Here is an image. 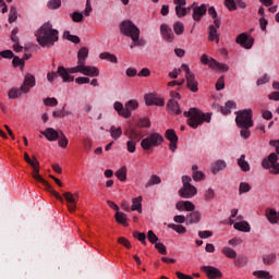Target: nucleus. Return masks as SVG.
Masks as SVG:
<instances>
[{
	"instance_id": "obj_1",
	"label": "nucleus",
	"mask_w": 279,
	"mask_h": 279,
	"mask_svg": "<svg viewBox=\"0 0 279 279\" xmlns=\"http://www.w3.org/2000/svg\"><path fill=\"white\" fill-rule=\"evenodd\" d=\"M36 40L44 49H51L60 40V32L51 23H45L36 33Z\"/></svg>"
},
{
	"instance_id": "obj_2",
	"label": "nucleus",
	"mask_w": 279,
	"mask_h": 279,
	"mask_svg": "<svg viewBox=\"0 0 279 279\" xmlns=\"http://www.w3.org/2000/svg\"><path fill=\"white\" fill-rule=\"evenodd\" d=\"M120 32L133 41L130 46L131 49H134V47H145V45H147V41L141 38V28L131 20H125L120 24Z\"/></svg>"
},
{
	"instance_id": "obj_3",
	"label": "nucleus",
	"mask_w": 279,
	"mask_h": 279,
	"mask_svg": "<svg viewBox=\"0 0 279 279\" xmlns=\"http://www.w3.org/2000/svg\"><path fill=\"white\" fill-rule=\"evenodd\" d=\"M184 117H187V125L193 128V130H197L202 123H210L211 116L210 113H204L197 108H191L189 111H185Z\"/></svg>"
},
{
	"instance_id": "obj_4",
	"label": "nucleus",
	"mask_w": 279,
	"mask_h": 279,
	"mask_svg": "<svg viewBox=\"0 0 279 279\" xmlns=\"http://www.w3.org/2000/svg\"><path fill=\"white\" fill-rule=\"evenodd\" d=\"M124 136L129 138L126 142V150L129 154H134V151H136V145L141 142V138H143V134L134 128H126Z\"/></svg>"
},
{
	"instance_id": "obj_5",
	"label": "nucleus",
	"mask_w": 279,
	"mask_h": 279,
	"mask_svg": "<svg viewBox=\"0 0 279 279\" xmlns=\"http://www.w3.org/2000/svg\"><path fill=\"white\" fill-rule=\"evenodd\" d=\"M235 123L238 128H254V120H252V117H254V113L252 112V109H244L235 112Z\"/></svg>"
},
{
	"instance_id": "obj_6",
	"label": "nucleus",
	"mask_w": 279,
	"mask_h": 279,
	"mask_svg": "<svg viewBox=\"0 0 279 279\" xmlns=\"http://www.w3.org/2000/svg\"><path fill=\"white\" fill-rule=\"evenodd\" d=\"M165 142V137L160 135V133H151L147 137L143 138L141 142V147L145 151H149L153 147H158L162 145Z\"/></svg>"
},
{
	"instance_id": "obj_7",
	"label": "nucleus",
	"mask_w": 279,
	"mask_h": 279,
	"mask_svg": "<svg viewBox=\"0 0 279 279\" xmlns=\"http://www.w3.org/2000/svg\"><path fill=\"white\" fill-rule=\"evenodd\" d=\"M70 71L71 73H82V75H87L88 77H99V69L93 65H86V63L75 65Z\"/></svg>"
},
{
	"instance_id": "obj_8",
	"label": "nucleus",
	"mask_w": 279,
	"mask_h": 279,
	"mask_svg": "<svg viewBox=\"0 0 279 279\" xmlns=\"http://www.w3.org/2000/svg\"><path fill=\"white\" fill-rule=\"evenodd\" d=\"M202 64H207L209 69H213V71H222V73L228 72L229 68L225 63H219L217 60L210 58L208 59L207 54H203L201 57Z\"/></svg>"
},
{
	"instance_id": "obj_9",
	"label": "nucleus",
	"mask_w": 279,
	"mask_h": 279,
	"mask_svg": "<svg viewBox=\"0 0 279 279\" xmlns=\"http://www.w3.org/2000/svg\"><path fill=\"white\" fill-rule=\"evenodd\" d=\"M33 178L34 180H36V182H40L41 184H44L46 186V191H48V193H51V195H53L56 199L61 202V204L64 203V198L60 195V193L56 192L53 187H51V185L49 184V182H47V180L43 179V177L40 175V172H37Z\"/></svg>"
},
{
	"instance_id": "obj_10",
	"label": "nucleus",
	"mask_w": 279,
	"mask_h": 279,
	"mask_svg": "<svg viewBox=\"0 0 279 279\" xmlns=\"http://www.w3.org/2000/svg\"><path fill=\"white\" fill-rule=\"evenodd\" d=\"M236 45H241L243 49H252L254 47V37L248 36L245 33H241L235 38Z\"/></svg>"
},
{
	"instance_id": "obj_11",
	"label": "nucleus",
	"mask_w": 279,
	"mask_h": 279,
	"mask_svg": "<svg viewBox=\"0 0 279 279\" xmlns=\"http://www.w3.org/2000/svg\"><path fill=\"white\" fill-rule=\"evenodd\" d=\"M73 68H64V65H59L57 69V73L61 80L65 83L75 82V76H72L71 74H75V72H71Z\"/></svg>"
},
{
	"instance_id": "obj_12",
	"label": "nucleus",
	"mask_w": 279,
	"mask_h": 279,
	"mask_svg": "<svg viewBox=\"0 0 279 279\" xmlns=\"http://www.w3.org/2000/svg\"><path fill=\"white\" fill-rule=\"evenodd\" d=\"M193 9L192 19L198 23V21H202V16H205L206 12H208V5L201 4L197 7L195 3H193L190 9Z\"/></svg>"
},
{
	"instance_id": "obj_13",
	"label": "nucleus",
	"mask_w": 279,
	"mask_h": 279,
	"mask_svg": "<svg viewBox=\"0 0 279 279\" xmlns=\"http://www.w3.org/2000/svg\"><path fill=\"white\" fill-rule=\"evenodd\" d=\"M179 195L184 199H191V197H195L197 195V187L193 184L183 185L182 189L179 190Z\"/></svg>"
},
{
	"instance_id": "obj_14",
	"label": "nucleus",
	"mask_w": 279,
	"mask_h": 279,
	"mask_svg": "<svg viewBox=\"0 0 279 279\" xmlns=\"http://www.w3.org/2000/svg\"><path fill=\"white\" fill-rule=\"evenodd\" d=\"M160 34L163 40L166 43H173L175 35L173 34V29L167 24H161L160 25Z\"/></svg>"
},
{
	"instance_id": "obj_15",
	"label": "nucleus",
	"mask_w": 279,
	"mask_h": 279,
	"mask_svg": "<svg viewBox=\"0 0 279 279\" xmlns=\"http://www.w3.org/2000/svg\"><path fill=\"white\" fill-rule=\"evenodd\" d=\"M36 86V77L33 74H26L24 77L23 85L21 86L22 93H29L32 88Z\"/></svg>"
},
{
	"instance_id": "obj_16",
	"label": "nucleus",
	"mask_w": 279,
	"mask_h": 279,
	"mask_svg": "<svg viewBox=\"0 0 279 279\" xmlns=\"http://www.w3.org/2000/svg\"><path fill=\"white\" fill-rule=\"evenodd\" d=\"M166 138L170 142L169 149L175 151V149H178V134H175V131L168 129L166 131Z\"/></svg>"
},
{
	"instance_id": "obj_17",
	"label": "nucleus",
	"mask_w": 279,
	"mask_h": 279,
	"mask_svg": "<svg viewBox=\"0 0 279 279\" xmlns=\"http://www.w3.org/2000/svg\"><path fill=\"white\" fill-rule=\"evenodd\" d=\"M24 160L27 162V165H31L33 168L32 177L37 175V173H40V162H38V159L36 157L29 158V155L27 153L24 154Z\"/></svg>"
},
{
	"instance_id": "obj_18",
	"label": "nucleus",
	"mask_w": 279,
	"mask_h": 279,
	"mask_svg": "<svg viewBox=\"0 0 279 279\" xmlns=\"http://www.w3.org/2000/svg\"><path fill=\"white\" fill-rule=\"evenodd\" d=\"M63 197L68 203L69 213H73L74 210H77V199H75V196L73 195V193L65 192L63 193Z\"/></svg>"
},
{
	"instance_id": "obj_19",
	"label": "nucleus",
	"mask_w": 279,
	"mask_h": 279,
	"mask_svg": "<svg viewBox=\"0 0 279 279\" xmlns=\"http://www.w3.org/2000/svg\"><path fill=\"white\" fill-rule=\"evenodd\" d=\"M201 270L206 274L207 278L216 279L221 278V271L213 266H202Z\"/></svg>"
},
{
	"instance_id": "obj_20",
	"label": "nucleus",
	"mask_w": 279,
	"mask_h": 279,
	"mask_svg": "<svg viewBox=\"0 0 279 279\" xmlns=\"http://www.w3.org/2000/svg\"><path fill=\"white\" fill-rule=\"evenodd\" d=\"M146 106H165V99L156 97L155 94H146L145 97Z\"/></svg>"
},
{
	"instance_id": "obj_21",
	"label": "nucleus",
	"mask_w": 279,
	"mask_h": 279,
	"mask_svg": "<svg viewBox=\"0 0 279 279\" xmlns=\"http://www.w3.org/2000/svg\"><path fill=\"white\" fill-rule=\"evenodd\" d=\"M113 108L116 112H118L120 117H124V119H130L132 117V111L126 109V107H123V102L121 101H116Z\"/></svg>"
},
{
	"instance_id": "obj_22",
	"label": "nucleus",
	"mask_w": 279,
	"mask_h": 279,
	"mask_svg": "<svg viewBox=\"0 0 279 279\" xmlns=\"http://www.w3.org/2000/svg\"><path fill=\"white\" fill-rule=\"evenodd\" d=\"M40 134L47 138V141H50L53 143V141H58L60 138V131H56L53 128H47L45 131H40Z\"/></svg>"
},
{
	"instance_id": "obj_23",
	"label": "nucleus",
	"mask_w": 279,
	"mask_h": 279,
	"mask_svg": "<svg viewBox=\"0 0 279 279\" xmlns=\"http://www.w3.org/2000/svg\"><path fill=\"white\" fill-rule=\"evenodd\" d=\"M186 86L191 90V93H197L199 90L197 80L195 78V74H189L185 76Z\"/></svg>"
},
{
	"instance_id": "obj_24",
	"label": "nucleus",
	"mask_w": 279,
	"mask_h": 279,
	"mask_svg": "<svg viewBox=\"0 0 279 279\" xmlns=\"http://www.w3.org/2000/svg\"><path fill=\"white\" fill-rule=\"evenodd\" d=\"M167 110L169 114H182V109H180V105L178 100L170 99L167 104Z\"/></svg>"
},
{
	"instance_id": "obj_25",
	"label": "nucleus",
	"mask_w": 279,
	"mask_h": 279,
	"mask_svg": "<svg viewBox=\"0 0 279 279\" xmlns=\"http://www.w3.org/2000/svg\"><path fill=\"white\" fill-rule=\"evenodd\" d=\"M86 60H88V48L82 47L77 52V64L76 66H81L82 64H86Z\"/></svg>"
},
{
	"instance_id": "obj_26",
	"label": "nucleus",
	"mask_w": 279,
	"mask_h": 279,
	"mask_svg": "<svg viewBox=\"0 0 279 279\" xmlns=\"http://www.w3.org/2000/svg\"><path fill=\"white\" fill-rule=\"evenodd\" d=\"M234 230H238L239 232H252V227L250 226V222L243 220L235 222L233 225Z\"/></svg>"
},
{
	"instance_id": "obj_27",
	"label": "nucleus",
	"mask_w": 279,
	"mask_h": 279,
	"mask_svg": "<svg viewBox=\"0 0 279 279\" xmlns=\"http://www.w3.org/2000/svg\"><path fill=\"white\" fill-rule=\"evenodd\" d=\"M265 215L269 223H278L279 215L278 211H276V209L267 208Z\"/></svg>"
},
{
	"instance_id": "obj_28",
	"label": "nucleus",
	"mask_w": 279,
	"mask_h": 279,
	"mask_svg": "<svg viewBox=\"0 0 279 279\" xmlns=\"http://www.w3.org/2000/svg\"><path fill=\"white\" fill-rule=\"evenodd\" d=\"M100 60H107V62H111L112 64H118L119 63V59L117 58V56L110 53V52H101L99 54Z\"/></svg>"
},
{
	"instance_id": "obj_29",
	"label": "nucleus",
	"mask_w": 279,
	"mask_h": 279,
	"mask_svg": "<svg viewBox=\"0 0 279 279\" xmlns=\"http://www.w3.org/2000/svg\"><path fill=\"white\" fill-rule=\"evenodd\" d=\"M197 166H192V178L195 182H202L206 178L204 172L197 170Z\"/></svg>"
},
{
	"instance_id": "obj_30",
	"label": "nucleus",
	"mask_w": 279,
	"mask_h": 279,
	"mask_svg": "<svg viewBox=\"0 0 279 279\" xmlns=\"http://www.w3.org/2000/svg\"><path fill=\"white\" fill-rule=\"evenodd\" d=\"M235 108H236V102L232 101V100H229V101L226 102L225 107L220 108V112L222 114H230V112H232V110H234Z\"/></svg>"
},
{
	"instance_id": "obj_31",
	"label": "nucleus",
	"mask_w": 279,
	"mask_h": 279,
	"mask_svg": "<svg viewBox=\"0 0 279 279\" xmlns=\"http://www.w3.org/2000/svg\"><path fill=\"white\" fill-rule=\"evenodd\" d=\"M143 202V196H137L135 198L132 199V207L131 210H137V213H143V204L141 203Z\"/></svg>"
},
{
	"instance_id": "obj_32",
	"label": "nucleus",
	"mask_w": 279,
	"mask_h": 279,
	"mask_svg": "<svg viewBox=\"0 0 279 279\" xmlns=\"http://www.w3.org/2000/svg\"><path fill=\"white\" fill-rule=\"evenodd\" d=\"M187 226L193 225V223H199V221H202V214L199 211H192L190 215H187Z\"/></svg>"
},
{
	"instance_id": "obj_33",
	"label": "nucleus",
	"mask_w": 279,
	"mask_h": 279,
	"mask_svg": "<svg viewBox=\"0 0 279 279\" xmlns=\"http://www.w3.org/2000/svg\"><path fill=\"white\" fill-rule=\"evenodd\" d=\"M238 167L245 173L250 171V162L245 160V155H241L240 158L238 159Z\"/></svg>"
},
{
	"instance_id": "obj_34",
	"label": "nucleus",
	"mask_w": 279,
	"mask_h": 279,
	"mask_svg": "<svg viewBox=\"0 0 279 279\" xmlns=\"http://www.w3.org/2000/svg\"><path fill=\"white\" fill-rule=\"evenodd\" d=\"M116 178L120 180V182H125L128 180V167L122 166L117 172Z\"/></svg>"
},
{
	"instance_id": "obj_35",
	"label": "nucleus",
	"mask_w": 279,
	"mask_h": 279,
	"mask_svg": "<svg viewBox=\"0 0 279 279\" xmlns=\"http://www.w3.org/2000/svg\"><path fill=\"white\" fill-rule=\"evenodd\" d=\"M109 132L113 141H118V138H121V136L123 135V130L121 129V126L116 128L114 125H112Z\"/></svg>"
},
{
	"instance_id": "obj_36",
	"label": "nucleus",
	"mask_w": 279,
	"mask_h": 279,
	"mask_svg": "<svg viewBox=\"0 0 279 279\" xmlns=\"http://www.w3.org/2000/svg\"><path fill=\"white\" fill-rule=\"evenodd\" d=\"M253 276L258 279H274V276L267 270H255L253 271Z\"/></svg>"
},
{
	"instance_id": "obj_37",
	"label": "nucleus",
	"mask_w": 279,
	"mask_h": 279,
	"mask_svg": "<svg viewBox=\"0 0 279 279\" xmlns=\"http://www.w3.org/2000/svg\"><path fill=\"white\" fill-rule=\"evenodd\" d=\"M155 184H162V179H160L157 174L150 175L149 180L145 184V187L149 189L150 186H155Z\"/></svg>"
},
{
	"instance_id": "obj_38",
	"label": "nucleus",
	"mask_w": 279,
	"mask_h": 279,
	"mask_svg": "<svg viewBox=\"0 0 279 279\" xmlns=\"http://www.w3.org/2000/svg\"><path fill=\"white\" fill-rule=\"evenodd\" d=\"M58 141V145L59 147H62V149H66V147H69V138H66L64 132L60 131Z\"/></svg>"
},
{
	"instance_id": "obj_39",
	"label": "nucleus",
	"mask_w": 279,
	"mask_h": 279,
	"mask_svg": "<svg viewBox=\"0 0 279 279\" xmlns=\"http://www.w3.org/2000/svg\"><path fill=\"white\" fill-rule=\"evenodd\" d=\"M234 265H235V267H240V268L246 267L247 266V256L240 255V256L235 257Z\"/></svg>"
},
{
	"instance_id": "obj_40",
	"label": "nucleus",
	"mask_w": 279,
	"mask_h": 279,
	"mask_svg": "<svg viewBox=\"0 0 279 279\" xmlns=\"http://www.w3.org/2000/svg\"><path fill=\"white\" fill-rule=\"evenodd\" d=\"M208 34L210 41L216 40V43H219V34H217V27H215V25L209 26Z\"/></svg>"
},
{
	"instance_id": "obj_41",
	"label": "nucleus",
	"mask_w": 279,
	"mask_h": 279,
	"mask_svg": "<svg viewBox=\"0 0 279 279\" xmlns=\"http://www.w3.org/2000/svg\"><path fill=\"white\" fill-rule=\"evenodd\" d=\"M168 228L174 230L178 234H186V228L182 225L170 223L168 225Z\"/></svg>"
},
{
	"instance_id": "obj_42",
	"label": "nucleus",
	"mask_w": 279,
	"mask_h": 279,
	"mask_svg": "<svg viewBox=\"0 0 279 279\" xmlns=\"http://www.w3.org/2000/svg\"><path fill=\"white\" fill-rule=\"evenodd\" d=\"M228 165L223 160H218L214 166H213V173H219V171H223Z\"/></svg>"
},
{
	"instance_id": "obj_43",
	"label": "nucleus",
	"mask_w": 279,
	"mask_h": 279,
	"mask_svg": "<svg viewBox=\"0 0 279 279\" xmlns=\"http://www.w3.org/2000/svg\"><path fill=\"white\" fill-rule=\"evenodd\" d=\"M63 38H65V40H70V43H74V45H78L80 43V37H77V35H71V32L69 31L63 33Z\"/></svg>"
},
{
	"instance_id": "obj_44",
	"label": "nucleus",
	"mask_w": 279,
	"mask_h": 279,
	"mask_svg": "<svg viewBox=\"0 0 279 279\" xmlns=\"http://www.w3.org/2000/svg\"><path fill=\"white\" fill-rule=\"evenodd\" d=\"M23 95V89L20 88H11L9 90V99H19Z\"/></svg>"
},
{
	"instance_id": "obj_45",
	"label": "nucleus",
	"mask_w": 279,
	"mask_h": 279,
	"mask_svg": "<svg viewBox=\"0 0 279 279\" xmlns=\"http://www.w3.org/2000/svg\"><path fill=\"white\" fill-rule=\"evenodd\" d=\"M116 221L118 223H121L124 227H128V216L123 213L117 211L116 214Z\"/></svg>"
},
{
	"instance_id": "obj_46",
	"label": "nucleus",
	"mask_w": 279,
	"mask_h": 279,
	"mask_svg": "<svg viewBox=\"0 0 279 279\" xmlns=\"http://www.w3.org/2000/svg\"><path fill=\"white\" fill-rule=\"evenodd\" d=\"M134 239H137L142 245H147V235L143 232L134 231L133 232Z\"/></svg>"
},
{
	"instance_id": "obj_47",
	"label": "nucleus",
	"mask_w": 279,
	"mask_h": 279,
	"mask_svg": "<svg viewBox=\"0 0 279 279\" xmlns=\"http://www.w3.org/2000/svg\"><path fill=\"white\" fill-rule=\"evenodd\" d=\"M222 254L226 255L227 258H236V251L230 246L222 247Z\"/></svg>"
},
{
	"instance_id": "obj_48",
	"label": "nucleus",
	"mask_w": 279,
	"mask_h": 279,
	"mask_svg": "<svg viewBox=\"0 0 279 279\" xmlns=\"http://www.w3.org/2000/svg\"><path fill=\"white\" fill-rule=\"evenodd\" d=\"M174 10H175V14H177L178 19H184V16H186V13L189 12V10H191V7L187 9L184 7H175Z\"/></svg>"
},
{
	"instance_id": "obj_49",
	"label": "nucleus",
	"mask_w": 279,
	"mask_h": 279,
	"mask_svg": "<svg viewBox=\"0 0 279 279\" xmlns=\"http://www.w3.org/2000/svg\"><path fill=\"white\" fill-rule=\"evenodd\" d=\"M204 199L205 202H213V199H215V190L213 187L205 190Z\"/></svg>"
},
{
	"instance_id": "obj_50",
	"label": "nucleus",
	"mask_w": 279,
	"mask_h": 279,
	"mask_svg": "<svg viewBox=\"0 0 279 279\" xmlns=\"http://www.w3.org/2000/svg\"><path fill=\"white\" fill-rule=\"evenodd\" d=\"M263 263L264 265H274L276 263V254H267L263 256Z\"/></svg>"
},
{
	"instance_id": "obj_51",
	"label": "nucleus",
	"mask_w": 279,
	"mask_h": 279,
	"mask_svg": "<svg viewBox=\"0 0 279 279\" xmlns=\"http://www.w3.org/2000/svg\"><path fill=\"white\" fill-rule=\"evenodd\" d=\"M252 191V186L247 182H241L239 186V195H243V193H250Z\"/></svg>"
},
{
	"instance_id": "obj_52",
	"label": "nucleus",
	"mask_w": 279,
	"mask_h": 279,
	"mask_svg": "<svg viewBox=\"0 0 279 279\" xmlns=\"http://www.w3.org/2000/svg\"><path fill=\"white\" fill-rule=\"evenodd\" d=\"M173 31L177 36H182V34H184V24L182 22H175L173 25Z\"/></svg>"
},
{
	"instance_id": "obj_53",
	"label": "nucleus",
	"mask_w": 279,
	"mask_h": 279,
	"mask_svg": "<svg viewBox=\"0 0 279 279\" xmlns=\"http://www.w3.org/2000/svg\"><path fill=\"white\" fill-rule=\"evenodd\" d=\"M19 19V12L16 11V7H12L9 13V23H14Z\"/></svg>"
},
{
	"instance_id": "obj_54",
	"label": "nucleus",
	"mask_w": 279,
	"mask_h": 279,
	"mask_svg": "<svg viewBox=\"0 0 279 279\" xmlns=\"http://www.w3.org/2000/svg\"><path fill=\"white\" fill-rule=\"evenodd\" d=\"M223 3L229 12H234V10H236V0H225Z\"/></svg>"
},
{
	"instance_id": "obj_55",
	"label": "nucleus",
	"mask_w": 279,
	"mask_h": 279,
	"mask_svg": "<svg viewBox=\"0 0 279 279\" xmlns=\"http://www.w3.org/2000/svg\"><path fill=\"white\" fill-rule=\"evenodd\" d=\"M147 239L149 243H151L153 245H156V243H158V235H156V233L153 230L148 231Z\"/></svg>"
},
{
	"instance_id": "obj_56",
	"label": "nucleus",
	"mask_w": 279,
	"mask_h": 279,
	"mask_svg": "<svg viewBox=\"0 0 279 279\" xmlns=\"http://www.w3.org/2000/svg\"><path fill=\"white\" fill-rule=\"evenodd\" d=\"M45 106H49L50 108H56V106H58V99L56 98H51V97H47L44 100Z\"/></svg>"
},
{
	"instance_id": "obj_57",
	"label": "nucleus",
	"mask_w": 279,
	"mask_h": 279,
	"mask_svg": "<svg viewBox=\"0 0 279 279\" xmlns=\"http://www.w3.org/2000/svg\"><path fill=\"white\" fill-rule=\"evenodd\" d=\"M62 5V0H50L48 2L49 10H58Z\"/></svg>"
},
{
	"instance_id": "obj_58",
	"label": "nucleus",
	"mask_w": 279,
	"mask_h": 279,
	"mask_svg": "<svg viewBox=\"0 0 279 279\" xmlns=\"http://www.w3.org/2000/svg\"><path fill=\"white\" fill-rule=\"evenodd\" d=\"M71 17L74 23H82L84 21V14L80 12L72 13Z\"/></svg>"
},
{
	"instance_id": "obj_59",
	"label": "nucleus",
	"mask_w": 279,
	"mask_h": 279,
	"mask_svg": "<svg viewBox=\"0 0 279 279\" xmlns=\"http://www.w3.org/2000/svg\"><path fill=\"white\" fill-rule=\"evenodd\" d=\"M137 125H138L140 128H151V122H150L149 119H147V118H141V119L138 120Z\"/></svg>"
},
{
	"instance_id": "obj_60",
	"label": "nucleus",
	"mask_w": 279,
	"mask_h": 279,
	"mask_svg": "<svg viewBox=\"0 0 279 279\" xmlns=\"http://www.w3.org/2000/svg\"><path fill=\"white\" fill-rule=\"evenodd\" d=\"M58 72L51 71L47 73V81L49 84H53L58 80Z\"/></svg>"
},
{
	"instance_id": "obj_61",
	"label": "nucleus",
	"mask_w": 279,
	"mask_h": 279,
	"mask_svg": "<svg viewBox=\"0 0 279 279\" xmlns=\"http://www.w3.org/2000/svg\"><path fill=\"white\" fill-rule=\"evenodd\" d=\"M155 247H156L157 252H159V254L167 256V246H165L161 242L156 243Z\"/></svg>"
},
{
	"instance_id": "obj_62",
	"label": "nucleus",
	"mask_w": 279,
	"mask_h": 279,
	"mask_svg": "<svg viewBox=\"0 0 279 279\" xmlns=\"http://www.w3.org/2000/svg\"><path fill=\"white\" fill-rule=\"evenodd\" d=\"M183 209L187 213H193L195 210V204L191 201H185V204L183 205Z\"/></svg>"
},
{
	"instance_id": "obj_63",
	"label": "nucleus",
	"mask_w": 279,
	"mask_h": 279,
	"mask_svg": "<svg viewBox=\"0 0 279 279\" xmlns=\"http://www.w3.org/2000/svg\"><path fill=\"white\" fill-rule=\"evenodd\" d=\"M241 128L240 134L242 138H247L251 135L250 128L252 126H239Z\"/></svg>"
},
{
	"instance_id": "obj_64",
	"label": "nucleus",
	"mask_w": 279,
	"mask_h": 279,
	"mask_svg": "<svg viewBox=\"0 0 279 279\" xmlns=\"http://www.w3.org/2000/svg\"><path fill=\"white\" fill-rule=\"evenodd\" d=\"M125 106H126V109H129V110H136V108H138V101H136V100H129L126 104H125Z\"/></svg>"
}]
</instances>
